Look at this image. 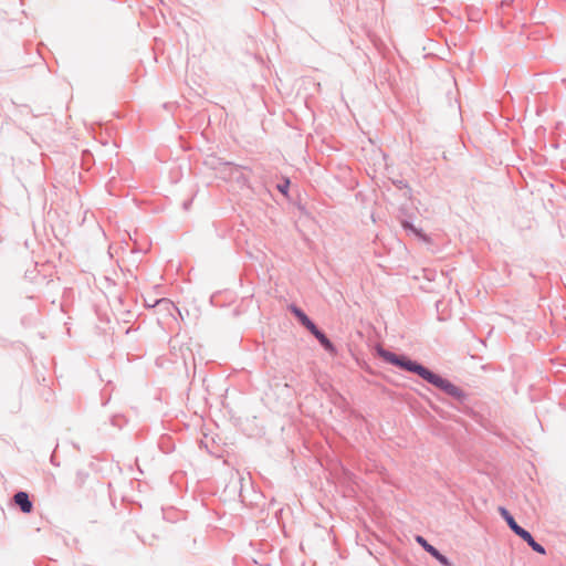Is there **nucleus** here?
I'll use <instances>...</instances> for the list:
<instances>
[{
    "label": "nucleus",
    "instance_id": "obj_4",
    "mask_svg": "<svg viewBox=\"0 0 566 566\" xmlns=\"http://www.w3.org/2000/svg\"><path fill=\"white\" fill-rule=\"evenodd\" d=\"M518 537H521L524 542L527 543V545L536 553L541 554V555H545L546 554V549L545 547L539 544L538 542H536L533 537V535L525 528H522L517 534H516Z\"/></svg>",
    "mask_w": 566,
    "mask_h": 566
},
{
    "label": "nucleus",
    "instance_id": "obj_9",
    "mask_svg": "<svg viewBox=\"0 0 566 566\" xmlns=\"http://www.w3.org/2000/svg\"><path fill=\"white\" fill-rule=\"evenodd\" d=\"M394 185L402 191V196L406 198V199H410L411 198V188L409 187L408 182L403 179H399V180H395L394 181Z\"/></svg>",
    "mask_w": 566,
    "mask_h": 566
},
{
    "label": "nucleus",
    "instance_id": "obj_10",
    "mask_svg": "<svg viewBox=\"0 0 566 566\" xmlns=\"http://www.w3.org/2000/svg\"><path fill=\"white\" fill-rule=\"evenodd\" d=\"M290 179L285 178L282 182L276 185V189L284 196H287L290 188Z\"/></svg>",
    "mask_w": 566,
    "mask_h": 566
},
{
    "label": "nucleus",
    "instance_id": "obj_1",
    "mask_svg": "<svg viewBox=\"0 0 566 566\" xmlns=\"http://www.w3.org/2000/svg\"><path fill=\"white\" fill-rule=\"evenodd\" d=\"M377 355L390 365L418 375L428 384L440 389L460 403H463L468 398V395L461 388L452 384L447 378L433 373L417 360L410 359L407 355H397L381 346L377 347Z\"/></svg>",
    "mask_w": 566,
    "mask_h": 566
},
{
    "label": "nucleus",
    "instance_id": "obj_3",
    "mask_svg": "<svg viewBox=\"0 0 566 566\" xmlns=\"http://www.w3.org/2000/svg\"><path fill=\"white\" fill-rule=\"evenodd\" d=\"M13 503L24 514H29V513H31L33 511V503L30 500L29 493L25 492V491H18L13 495Z\"/></svg>",
    "mask_w": 566,
    "mask_h": 566
},
{
    "label": "nucleus",
    "instance_id": "obj_11",
    "mask_svg": "<svg viewBox=\"0 0 566 566\" xmlns=\"http://www.w3.org/2000/svg\"><path fill=\"white\" fill-rule=\"evenodd\" d=\"M303 327H305L314 337L321 331L312 319H310Z\"/></svg>",
    "mask_w": 566,
    "mask_h": 566
},
{
    "label": "nucleus",
    "instance_id": "obj_7",
    "mask_svg": "<svg viewBox=\"0 0 566 566\" xmlns=\"http://www.w3.org/2000/svg\"><path fill=\"white\" fill-rule=\"evenodd\" d=\"M291 313L296 317L298 323L304 326L311 318L307 316V314L297 305L291 304L289 306Z\"/></svg>",
    "mask_w": 566,
    "mask_h": 566
},
{
    "label": "nucleus",
    "instance_id": "obj_12",
    "mask_svg": "<svg viewBox=\"0 0 566 566\" xmlns=\"http://www.w3.org/2000/svg\"><path fill=\"white\" fill-rule=\"evenodd\" d=\"M163 302H166V301H165V300H159V301L157 302V304H160V303H163Z\"/></svg>",
    "mask_w": 566,
    "mask_h": 566
},
{
    "label": "nucleus",
    "instance_id": "obj_5",
    "mask_svg": "<svg viewBox=\"0 0 566 566\" xmlns=\"http://www.w3.org/2000/svg\"><path fill=\"white\" fill-rule=\"evenodd\" d=\"M499 512L503 520L506 522L510 530L516 535L523 527L518 525L513 515L503 506L499 507Z\"/></svg>",
    "mask_w": 566,
    "mask_h": 566
},
{
    "label": "nucleus",
    "instance_id": "obj_6",
    "mask_svg": "<svg viewBox=\"0 0 566 566\" xmlns=\"http://www.w3.org/2000/svg\"><path fill=\"white\" fill-rule=\"evenodd\" d=\"M315 338L326 352L331 354L336 353L335 345L331 342V339L326 336V334L323 331H319Z\"/></svg>",
    "mask_w": 566,
    "mask_h": 566
},
{
    "label": "nucleus",
    "instance_id": "obj_8",
    "mask_svg": "<svg viewBox=\"0 0 566 566\" xmlns=\"http://www.w3.org/2000/svg\"><path fill=\"white\" fill-rule=\"evenodd\" d=\"M401 227L406 230V231H410L412 232L415 235L423 239V240H427V235L422 233V231L418 228H416L410 221L408 220H402L401 221Z\"/></svg>",
    "mask_w": 566,
    "mask_h": 566
},
{
    "label": "nucleus",
    "instance_id": "obj_2",
    "mask_svg": "<svg viewBox=\"0 0 566 566\" xmlns=\"http://www.w3.org/2000/svg\"><path fill=\"white\" fill-rule=\"evenodd\" d=\"M416 542L442 566H453L449 558L446 555H443L438 548L431 545L423 536L417 535Z\"/></svg>",
    "mask_w": 566,
    "mask_h": 566
}]
</instances>
